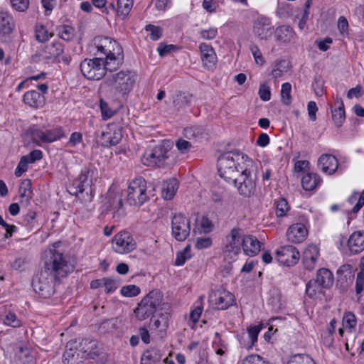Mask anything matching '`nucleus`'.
Returning <instances> with one entry per match:
<instances>
[{
  "mask_svg": "<svg viewBox=\"0 0 364 364\" xmlns=\"http://www.w3.org/2000/svg\"><path fill=\"white\" fill-rule=\"evenodd\" d=\"M95 54L106 60L109 71L116 70L124 61L122 46L114 39L107 36H97L94 38Z\"/></svg>",
  "mask_w": 364,
  "mask_h": 364,
  "instance_id": "f257e3e1",
  "label": "nucleus"
},
{
  "mask_svg": "<svg viewBox=\"0 0 364 364\" xmlns=\"http://www.w3.org/2000/svg\"><path fill=\"white\" fill-rule=\"evenodd\" d=\"M173 143L170 140H164L156 145L151 151H146L142 158L144 165L157 168H167L174 166L177 161Z\"/></svg>",
  "mask_w": 364,
  "mask_h": 364,
  "instance_id": "f03ea898",
  "label": "nucleus"
},
{
  "mask_svg": "<svg viewBox=\"0 0 364 364\" xmlns=\"http://www.w3.org/2000/svg\"><path fill=\"white\" fill-rule=\"evenodd\" d=\"M246 159H250L238 150L228 151L220 156L218 160V170L220 177L230 183L245 166Z\"/></svg>",
  "mask_w": 364,
  "mask_h": 364,
  "instance_id": "7ed1b4c3",
  "label": "nucleus"
},
{
  "mask_svg": "<svg viewBox=\"0 0 364 364\" xmlns=\"http://www.w3.org/2000/svg\"><path fill=\"white\" fill-rule=\"evenodd\" d=\"M242 171L237 176H235L230 183L233 184L239 193L250 198L256 191V181L257 178V166L252 159H246L245 166L241 167Z\"/></svg>",
  "mask_w": 364,
  "mask_h": 364,
  "instance_id": "20e7f679",
  "label": "nucleus"
},
{
  "mask_svg": "<svg viewBox=\"0 0 364 364\" xmlns=\"http://www.w3.org/2000/svg\"><path fill=\"white\" fill-rule=\"evenodd\" d=\"M74 266L70 264L67 256L56 250H50L44 262V269L60 280L73 271Z\"/></svg>",
  "mask_w": 364,
  "mask_h": 364,
  "instance_id": "39448f33",
  "label": "nucleus"
},
{
  "mask_svg": "<svg viewBox=\"0 0 364 364\" xmlns=\"http://www.w3.org/2000/svg\"><path fill=\"white\" fill-rule=\"evenodd\" d=\"M136 75L132 70H121L112 74L107 79V83L112 86L117 95L125 97L133 89Z\"/></svg>",
  "mask_w": 364,
  "mask_h": 364,
  "instance_id": "423d86ee",
  "label": "nucleus"
},
{
  "mask_svg": "<svg viewBox=\"0 0 364 364\" xmlns=\"http://www.w3.org/2000/svg\"><path fill=\"white\" fill-rule=\"evenodd\" d=\"M163 294L159 290L151 291L141 299L135 309L134 313L136 317L143 321L152 316L161 306Z\"/></svg>",
  "mask_w": 364,
  "mask_h": 364,
  "instance_id": "0eeeda50",
  "label": "nucleus"
},
{
  "mask_svg": "<svg viewBox=\"0 0 364 364\" xmlns=\"http://www.w3.org/2000/svg\"><path fill=\"white\" fill-rule=\"evenodd\" d=\"M59 281L48 270L38 272L32 280V287L36 293L43 298L50 297L55 291L54 282Z\"/></svg>",
  "mask_w": 364,
  "mask_h": 364,
  "instance_id": "6e6552de",
  "label": "nucleus"
},
{
  "mask_svg": "<svg viewBox=\"0 0 364 364\" xmlns=\"http://www.w3.org/2000/svg\"><path fill=\"white\" fill-rule=\"evenodd\" d=\"M82 75L89 80H99L102 79L107 70H109L106 60L102 57L93 59H85L80 65Z\"/></svg>",
  "mask_w": 364,
  "mask_h": 364,
  "instance_id": "1a4fd4ad",
  "label": "nucleus"
},
{
  "mask_svg": "<svg viewBox=\"0 0 364 364\" xmlns=\"http://www.w3.org/2000/svg\"><path fill=\"white\" fill-rule=\"evenodd\" d=\"M148 199L146 183L144 178L138 177L130 182L127 188V200L131 205L140 206Z\"/></svg>",
  "mask_w": 364,
  "mask_h": 364,
  "instance_id": "9d476101",
  "label": "nucleus"
},
{
  "mask_svg": "<svg viewBox=\"0 0 364 364\" xmlns=\"http://www.w3.org/2000/svg\"><path fill=\"white\" fill-rule=\"evenodd\" d=\"M244 236V231L240 228L236 227L230 230V234L226 236L227 243L224 249V252L227 257L235 259L240 253Z\"/></svg>",
  "mask_w": 364,
  "mask_h": 364,
  "instance_id": "9b49d317",
  "label": "nucleus"
},
{
  "mask_svg": "<svg viewBox=\"0 0 364 364\" xmlns=\"http://www.w3.org/2000/svg\"><path fill=\"white\" fill-rule=\"evenodd\" d=\"M190 221L183 214H175L171 218V234L178 241H184L190 235Z\"/></svg>",
  "mask_w": 364,
  "mask_h": 364,
  "instance_id": "f8f14e48",
  "label": "nucleus"
},
{
  "mask_svg": "<svg viewBox=\"0 0 364 364\" xmlns=\"http://www.w3.org/2000/svg\"><path fill=\"white\" fill-rule=\"evenodd\" d=\"M112 247L119 254L129 253L136 247V242L132 235L127 231H122L116 234L112 238Z\"/></svg>",
  "mask_w": 364,
  "mask_h": 364,
  "instance_id": "ddd939ff",
  "label": "nucleus"
},
{
  "mask_svg": "<svg viewBox=\"0 0 364 364\" xmlns=\"http://www.w3.org/2000/svg\"><path fill=\"white\" fill-rule=\"evenodd\" d=\"M93 171L84 168L80 174L70 186L68 191L73 196H77L90 188L92 183Z\"/></svg>",
  "mask_w": 364,
  "mask_h": 364,
  "instance_id": "4468645a",
  "label": "nucleus"
},
{
  "mask_svg": "<svg viewBox=\"0 0 364 364\" xmlns=\"http://www.w3.org/2000/svg\"><path fill=\"white\" fill-rule=\"evenodd\" d=\"M122 138L121 130L114 125H109L102 130L98 136V141L102 146L109 147L118 144Z\"/></svg>",
  "mask_w": 364,
  "mask_h": 364,
  "instance_id": "2eb2a0df",
  "label": "nucleus"
},
{
  "mask_svg": "<svg viewBox=\"0 0 364 364\" xmlns=\"http://www.w3.org/2000/svg\"><path fill=\"white\" fill-rule=\"evenodd\" d=\"M279 262L286 266L295 264L299 259V252L292 245H286L277 250Z\"/></svg>",
  "mask_w": 364,
  "mask_h": 364,
  "instance_id": "dca6fc26",
  "label": "nucleus"
},
{
  "mask_svg": "<svg viewBox=\"0 0 364 364\" xmlns=\"http://www.w3.org/2000/svg\"><path fill=\"white\" fill-rule=\"evenodd\" d=\"M274 27L269 18L264 16L257 18L253 26L254 34L261 40H267L273 33Z\"/></svg>",
  "mask_w": 364,
  "mask_h": 364,
  "instance_id": "f3484780",
  "label": "nucleus"
},
{
  "mask_svg": "<svg viewBox=\"0 0 364 364\" xmlns=\"http://www.w3.org/2000/svg\"><path fill=\"white\" fill-rule=\"evenodd\" d=\"M85 360V355L78 351L77 341L68 342L63 353V363L65 364H82Z\"/></svg>",
  "mask_w": 364,
  "mask_h": 364,
  "instance_id": "a211bd4d",
  "label": "nucleus"
},
{
  "mask_svg": "<svg viewBox=\"0 0 364 364\" xmlns=\"http://www.w3.org/2000/svg\"><path fill=\"white\" fill-rule=\"evenodd\" d=\"M199 49L203 66L208 70L213 69L218 61L213 48L205 43H201Z\"/></svg>",
  "mask_w": 364,
  "mask_h": 364,
  "instance_id": "6ab92c4d",
  "label": "nucleus"
},
{
  "mask_svg": "<svg viewBox=\"0 0 364 364\" xmlns=\"http://www.w3.org/2000/svg\"><path fill=\"white\" fill-rule=\"evenodd\" d=\"M78 351L85 359L94 358L99 355V343L97 341L89 338H82L79 343L77 342Z\"/></svg>",
  "mask_w": 364,
  "mask_h": 364,
  "instance_id": "aec40b11",
  "label": "nucleus"
},
{
  "mask_svg": "<svg viewBox=\"0 0 364 364\" xmlns=\"http://www.w3.org/2000/svg\"><path fill=\"white\" fill-rule=\"evenodd\" d=\"M348 250L350 255H358L364 250V232L355 231L347 241Z\"/></svg>",
  "mask_w": 364,
  "mask_h": 364,
  "instance_id": "412c9836",
  "label": "nucleus"
},
{
  "mask_svg": "<svg viewBox=\"0 0 364 364\" xmlns=\"http://www.w3.org/2000/svg\"><path fill=\"white\" fill-rule=\"evenodd\" d=\"M212 296L214 297L215 304L218 309H227L232 306L235 301L234 295L225 289L215 291Z\"/></svg>",
  "mask_w": 364,
  "mask_h": 364,
  "instance_id": "4be33fe9",
  "label": "nucleus"
},
{
  "mask_svg": "<svg viewBox=\"0 0 364 364\" xmlns=\"http://www.w3.org/2000/svg\"><path fill=\"white\" fill-rule=\"evenodd\" d=\"M262 243L252 235H245L242 238V250L246 255L255 256L261 250Z\"/></svg>",
  "mask_w": 364,
  "mask_h": 364,
  "instance_id": "5701e85b",
  "label": "nucleus"
},
{
  "mask_svg": "<svg viewBox=\"0 0 364 364\" xmlns=\"http://www.w3.org/2000/svg\"><path fill=\"white\" fill-rule=\"evenodd\" d=\"M307 235V229L302 223H296L290 226L287 232L289 241L294 243H300L304 240Z\"/></svg>",
  "mask_w": 364,
  "mask_h": 364,
  "instance_id": "b1692460",
  "label": "nucleus"
},
{
  "mask_svg": "<svg viewBox=\"0 0 364 364\" xmlns=\"http://www.w3.org/2000/svg\"><path fill=\"white\" fill-rule=\"evenodd\" d=\"M318 166L323 172L331 175L338 167V159L332 154H322L318 159Z\"/></svg>",
  "mask_w": 364,
  "mask_h": 364,
  "instance_id": "393cba45",
  "label": "nucleus"
},
{
  "mask_svg": "<svg viewBox=\"0 0 364 364\" xmlns=\"http://www.w3.org/2000/svg\"><path fill=\"white\" fill-rule=\"evenodd\" d=\"M23 101L29 107L38 109L44 105L45 97L36 90H30L23 95Z\"/></svg>",
  "mask_w": 364,
  "mask_h": 364,
  "instance_id": "a878e982",
  "label": "nucleus"
},
{
  "mask_svg": "<svg viewBox=\"0 0 364 364\" xmlns=\"http://www.w3.org/2000/svg\"><path fill=\"white\" fill-rule=\"evenodd\" d=\"M20 203L23 206H28L33 197L32 184L30 179L23 180L18 188Z\"/></svg>",
  "mask_w": 364,
  "mask_h": 364,
  "instance_id": "bb28decb",
  "label": "nucleus"
},
{
  "mask_svg": "<svg viewBox=\"0 0 364 364\" xmlns=\"http://www.w3.org/2000/svg\"><path fill=\"white\" fill-rule=\"evenodd\" d=\"M318 255V249L315 245H310L305 250L303 255V264L306 269L312 270L314 268Z\"/></svg>",
  "mask_w": 364,
  "mask_h": 364,
  "instance_id": "cd10ccee",
  "label": "nucleus"
},
{
  "mask_svg": "<svg viewBox=\"0 0 364 364\" xmlns=\"http://www.w3.org/2000/svg\"><path fill=\"white\" fill-rule=\"evenodd\" d=\"M316 279L324 289L331 288L334 281L333 273L326 268H321L317 271Z\"/></svg>",
  "mask_w": 364,
  "mask_h": 364,
  "instance_id": "c85d7f7f",
  "label": "nucleus"
},
{
  "mask_svg": "<svg viewBox=\"0 0 364 364\" xmlns=\"http://www.w3.org/2000/svg\"><path fill=\"white\" fill-rule=\"evenodd\" d=\"M14 23L12 17L6 12L0 13V35L8 36L14 29Z\"/></svg>",
  "mask_w": 364,
  "mask_h": 364,
  "instance_id": "c756f323",
  "label": "nucleus"
},
{
  "mask_svg": "<svg viewBox=\"0 0 364 364\" xmlns=\"http://www.w3.org/2000/svg\"><path fill=\"white\" fill-rule=\"evenodd\" d=\"M161 350L157 348H151L144 352L141 364H158L161 360Z\"/></svg>",
  "mask_w": 364,
  "mask_h": 364,
  "instance_id": "7c9ffc66",
  "label": "nucleus"
},
{
  "mask_svg": "<svg viewBox=\"0 0 364 364\" xmlns=\"http://www.w3.org/2000/svg\"><path fill=\"white\" fill-rule=\"evenodd\" d=\"M337 275L338 282L346 284L350 283L354 277L353 267L349 264L341 265L337 271Z\"/></svg>",
  "mask_w": 364,
  "mask_h": 364,
  "instance_id": "2f4dec72",
  "label": "nucleus"
},
{
  "mask_svg": "<svg viewBox=\"0 0 364 364\" xmlns=\"http://www.w3.org/2000/svg\"><path fill=\"white\" fill-rule=\"evenodd\" d=\"M294 36V31L291 27L282 26L275 31V38L278 42L288 43Z\"/></svg>",
  "mask_w": 364,
  "mask_h": 364,
  "instance_id": "473e14b6",
  "label": "nucleus"
},
{
  "mask_svg": "<svg viewBox=\"0 0 364 364\" xmlns=\"http://www.w3.org/2000/svg\"><path fill=\"white\" fill-rule=\"evenodd\" d=\"M321 179L316 173H308L301 179V186L306 191L314 190L319 183Z\"/></svg>",
  "mask_w": 364,
  "mask_h": 364,
  "instance_id": "72a5a7b5",
  "label": "nucleus"
},
{
  "mask_svg": "<svg viewBox=\"0 0 364 364\" xmlns=\"http://www.w3.org/2000/svg\"><path fill=\"white\" fill-rule=\"evenodd\" d=\"M27 134L31 136L32 141L38 145H40L41 143H46V129L33 125L28 128Z\"/></svg>",
  "mask_w": 364,
  "mask_h": 364,
  "instance_id": "f704fd0d",
  "label": "nucleus"
},
{
  "mask_svg": "<svg viewBox=\"0 0 364 364\" xmlns=\"http://www.w3.org/2000/svg\"><path fill=\"white\" fill-rule=\"evenodd\" d=\"M178 189V181L176 178H171L163 184L162 196L166 200H171Z\"/></svg>",
  "mask_w": 364,
  "mask_h": 364,
  "instance_id": "c9c22d12",
  "label": "nucleus"
},
{
  "mask_svg": "<svg viewBox=\"0 0 364 364\" xmlns=\"http://www.w3.org/2000/svg\"><path fill=\"white\" fill-rule=\"evenodd\" d=\"M18 358L22 364H35V352L27 347H19Z\"/></svg>",
  "mask_w": 364,
  "mask_h": 364,
  "instance_id": "e433bc0d",
  "label": "nucleus"
},
{
  "mask_svg": "<svg viewBox=\"0 0 364 364\" xmlns=\"http://www.w3.org/2000/svg\"><path fill=\"white\" fill-rule=\"evenodd\" d=\"M193 96L192 94L188 92H179L176 93L173 103L174 107L179 109L185 106L189 105L193 100Z\"/></svg>",
  "mask_w": 364,
  "mask_h": 364,
  "instance_id": "4c0bfd02",
  "label": "nucleus"
},
{
  "mask_svg": "<svg viewBox=\"0 0 364 364\" xmlns=\"http://www.w3.org/2000/svg\"><path fill=\"white\" fill-rule=\"evenodd\" d=\"M44 51L48 58H55L63 53V48L60 43L53 42L48 44Z\"/></svg>",
  "mask_w": 364,
  "mask_h": 364,
  "instance_id": "58836bf2",
  "label": "nucleus"
},
{
  "mask_svg": "<svg viewBox=\"0 0 364 364\" xmlns=\"http://www.w3.org/2000/svg\"><path fill=\"white\" fill-rule=\"evenodd\" d=\"M323 289L324 288L320 285L316 279H311L306 283V294L310 298H315L318 294H323Z\"/></svg>",
  "mask_w": 364,
  "mask_h": 364,
  "instance_id": "ea45409f",
  "label": "nucleus"
},
{
  "mask_svg": "<svg viewBox=\"0 0 364 364\" xmlns=\"http://www.w3.org/2000/svg\"><path fill=\"white\" fill-rule=\"evenodd\" d=\"M133 6V0H117V15L123 18L128 16Z\"/></svg>",
  "mask_w": 364,
  "mask_h": 364,
  "instance_id": "a19ab883",
  "label": "nucleus"
},
{
  "mask_svg": "<svg viewBox=\"0 0 364 364\" xmlns=\"http://www.w3.org/2000/svg\"><path fill=\"white\" fill-rule=\"evenodd\" d=\"M118 319L112 318L102 321L99 326L98 331L100 333L105 334L112 332L117 328Z\"/></svg>",
  "mask_w": 364,
  "mask_h": 364,
  "instance_id": "79ce46f5",
  "label": "nucleus"
},
{
  "mask_svg": "<svg viewBox=\"0 0 364 364\" xmlns=\"http://www.w3.org/2000/svg\"><path fill=\"white\" fill-rule=\"evenodd\" d=\"M331 113L334 124L338 127H341L346 118L343 102H341L337 109H332Z\"/></svg>",
  "mask_w": 364,
  "mask_h": 364,
  "instance_id": "37998d69",
  "label": "nucleus"
},
{
  "mask_svg": "<svg viewBox=\"0 0 364 364\" xmlns=\"http://www.w3.org/2000/svg\"><path fill=\"white\" fill-rule=\"evenodd\" d=\"M64 136L61 127H56L53 129H46V143H51L60 139Z\"/></svg>",
  "mask_w": 364,
  "mask_h": 364,
  "instance_id": "c03bdc74",
  "label": "nucleus"
},
{
  "mask_svg": "<svg viewBox=\"0 0 364 364\" xmlns=\"http://www.w3.org/2000/svg\"><path fill=\"white\" fill-rule=\"evenodd\" d=\"M275 206L276 215L277 217L284 216L289 210L288 203L284 198H279L277 200H276Z\"/></svg>",
  "mask_w": 364,
  "mask_h": 364,
  "instance_id": "a18cd8bd",
  "label": "nucleus"
},
{
  "mask_svg": "<svg viewBox=\"0 0 364 364\" xmlns=\"http://www.w3.org/2000/svg\"><path fill=\"white\" fill-rule=\"evenodd\" d=\"M58 36L60 38L69 41L74 37V28L68 25H63L58 28Z\"/></svg>",
  "mask_w": 364,
  "mask_h": 364,
  "instance_id": "49530a36",
  "label": "nucleus"
},
{
  "mask_svg": "<svg viewBox=\"0 0 364 364\" xmlns=\"http://www.w3.org/2000/svg\"><path fill=\"white\" fill-rule=\"evenodd\" d=\"M291 85L289 82H285L282 85L281 98L285 105H289L291 102Z\"/></svg>",
  "mask_w": 364,
  "mask_h": 364,
  "instance_id": "de8ad7c7",
  "label": "nucleus"
},
{
  "mask_svg": "<svg viewBox=\"0 0 364 364\" xmlns=\"http://www.w3.org/2000/svg\"><path fill=\"white\" fill-rule=\"evenodd\" d=\"M191 257V246L187 245L183 251H180L176 254V259L175 260V265H183L188 259Z\"/></svg>",
  "mask_w": 364,
  "mask_h": 364,
  "instance_id": "09e8293b",
  "label": "nucleus"
},
{
  "mask_svg": "<svg viewBox=\"0 0 364 364\" xmlns=\"http://www.w3.org/2000/svg\"><path fill=\"white\" fill-rule=\"evenodd\" d=\"M4 323L13 328H18L22 325L21 321L12 312H9L5 316Z\"/></svg>",
  "mask_w": 364,
  "mask_h": 364,
  "instance_id": "8fccbe9b",
  "label": "nucleus"
},
{
  "mask_svg": "<svg viewBox=\"0 0 364 364\" xmlns=\"http://www.w3.org/2000/svg\"><path fill=\"white\" fill-rule=\"evenodd\" d=\"M153 326L156 328H160L161 331L166 330L168 326V315L161 314L158 318H151Z\"/></svg>",
  "mask_w": 364,
  "mask_h": 364,
  "instance_id": "3c124183",
  "label": "nucleus"
},
{
  "mask_svg": "<svg viewBox=\"0 0 364 364\" xmlns=\"http://www.w3.org/2000/svg\"><path fill=\"white\" fill-rule=\"evenodd\" d=\"M357 321L355 316L350 311L345 312L343 317V325L348 328H354L356 326Z\"/></svg>",
  "mask_w": 364,
  "mask_h": 364,
  "instance_id": "603ef678",
  "label": "nucleus"
},
{
  "mask_svg": "<svg viewBox=\"0 0 364 364\" xmlns=\"http://www.w3.org/2000/svg\"><path fill=\"white\" fill-rule=\"evenodd\" d=\"M120 292L126 297L135 296L140 293V288L134 284L127 285L122 287Z\"/></svg>",
  "mask_w": 364,
  "mask_h": 364,
  "instance_id": "864d4df0",
  "label": "nucleus"
},
{
  "mask_svg": "<svg viewBox=\"0 0 364 364\" xmlns=\"http://www.w3.org/2000/svg\"><path fill=\"white\" fill-rule=\"evenodd\" d=\"M145 29L150 32V38L152 41H157L161 37L162 29L159 26L148 24L146 26Z\"/></svg>",
  "mask_w": 364,
  "mask_h": 364,
  "instance_id": "5fc2aeb1",
  "label": "nucleus"
},
{
  "mask_svg": "<svg viewBox=\"0 0 364 364\" xmlns=\"http://www.w3.org/2000/svg\"><path fill=\"white\" fill-rule=\"evenodd\" d=\"M36 213L33 210H29L23 216V223L26 225H28L31 230L36 228Z\"/></svg>",
  "mask_w": 364,
  "mask_h": 364,
  "instance_id": "6e6d98bb",
  "label": "nucleus"
},
{
  "mask_svg": "<svg viewBox=\"0 0 364 364\" xmlns=\"http://www.w3.org/2000/svg\"><path fill=\"white\" fill-rule=\"evenodd\" d=\"M241 364H269L259 355H250L245 358Z\"/></svg>",
  "mask_w": 364,
  "mask_h": 364,
  "instance_id": "4d7b16f0",
  "label": "nucleus"
},
{
  "mask_svg": "<svg viewBox=\"0 0 364 364\" xmlns=\"http://www.w3.org/2000/svg\"><path fill=\"white\" fill-rule=\"evenodd\" d=\"M258 94L262 101H269L271 98V91L267 83L261 84L259 88Z\"/></svg>",
  "mask_w": 364,
  "mask_h": 364,
  "instance_id": "13d9d810",
  "label": "nucleus"
},
{
  "mask_svg": "<svg viewBox=\"0 0 364 364\" xmlns=\"http://www.w3.org/2000/svg\"><path fill=\"white\" fill-rule=\"evenodd\" d=\"M103 287L105 288L107 294L114 291L119 287V283L117 280L110 278H104Z\"/></svg>",
  "mask_w": 364,
  "mask_h": 364,
  "instance_id": "bf43d9fd",
  "label": "nucleus"
},
{
  "mask_svg": "<svg viewBox=\"0 0 364 364\" xmlns=\"http://www.w3.org/2000/svg\"><path fill=\"white\" fill-rule=\"evenodd\" d=\"M12 7L18 11H25L29 6V0H10Z\"/></svg>",
  "mask_w": 364,
  "mask_h": 364,
  "instance_id": "052dcab7",
  "label": "nucleus"
},
{
  "mask_svg": "<svg viewBox=\"0 0 364 364\" xmlns=\"http://www.w3.org/2000/svg\"><path fill=\"white\" fill-rule=\"evenodd\" d=\"M218 34V29L214 27H210L208 29H203L200 31V35L203 39L212 40L214 39Z\"/></svg>",
  "mask_w": 364,
  "mask_h": 364,
  "instance_id": "680f3d73",
  "label": "nucleus"
},
{
  "mask_svg": "<svg viewBox=\"0 0 364 364\" xmlns=\"http://www.w3.org/2000/svg\"><path fill=\"white\" fill-rule=\"evenodd\" d=\"M43 157V153L41 150H33L30 152L28 154L23 156L25 160H26L29 164L34 163L36 161L41 159Z\"/></svg>",
  "mask_w": 364,
  "mask_h": 364,
  "instance_id": "e2e57ef3",
  "label": "nucleus"
},
{
  "mask_svg": "<svg viewBox=\"0 0 364 364\" xmlns=\"http://www.w3.org/2000/svg\"><path fill=\"white\" fill-rule=\"evenodd\" d=\"M312 87L317 96H321L323 95V80L321 77H315Z\"/></svg>",
  "mask_w": 364,
  "mask_h": 364,
  "instance_id": "0e129e2a",
  "label": "nucleus"
},
{
  "mask_svg": "<svg viewBox=\"0 0 364 364\" xmlns=\"http://www.w3.org/2000/svg\"><path fill=\"white\" fill-rule=\"evenodd\" d=\"M251 53L254 56L255 60L257 64L262 65L264 63V59L262 57V54L257 45H251L250 47Z\"/></svg>",
  "mask_w": 364,
  "mask_h": 364,
  "instance_id": "69168bd1",
  "label": "nucleus"
},
{
  "mask_svg": "<svg viewBox=\"0 0 364 364\" xmlns=\"http://www.w3.org/2000/svg\"><path fill=\"white\" fill-rule=\"evenodd\" d=\"M49 34L45 27L41 26L40 28L36 29V38L39 42H45L48 39Z\"/></svg>",
  "mask_w": 364,
  "mask_h": 364,
  "instance_id": "338daca9",
  "label": "nucleus"
},
{
  "mask_svg": "<svg viewBox=\"0 0 364 364\" xmlns=\"http://www.w3.org/2000/svg\"><path fill=\"white\" fill-rule=\"evenodd\" d=\"M364 289V274L363 272H359L357 274L356 282H355V292L359 294L362 292Z\"/></svg>",
  "mask_w": 364,
  "mask_h": 364,
  "instance_id": "774afa93",
  "label": "nucleus"
}]
</instances>
